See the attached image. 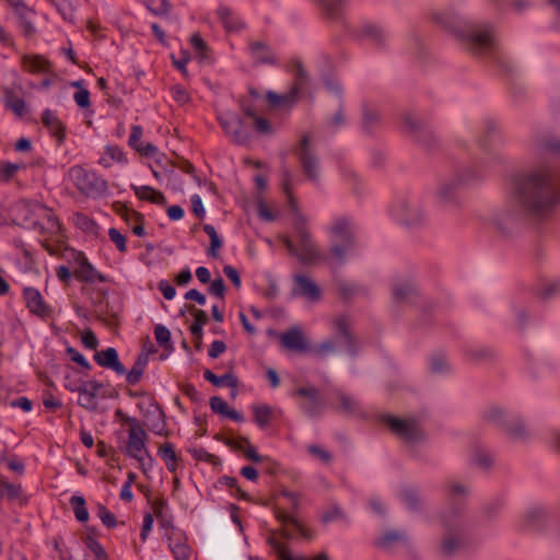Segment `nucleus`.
Returning a JSON list of instances; mask_svg holds the SVG:
<instances>
[{
    "label": "nucleus",
    "instance_id": "nucleus-1",
    "mask_svg": "<svg viewBox=\"0 0 560 560\" xmlns=\"http://www.w3.org/2000/svg\"><path fill=\"white\" fill-rule=\"evenodd\" d=\"M511 196L514 209L497 213L493 223L508 233L523 219L542 220L550 217L560 203V176L550 166L532 170L512 177Z\"/></svg>",
    "mask_w": 560,
    "mask_h": 560
},
{
    "label": "nucleus",
    "instance_id": "nucleus-26",
    "mask_svg": "<svg viewBox=\"0 0 560 560\" xmlns=\"http://www.w3.org/2000/svg\"><path fill=\"white\" fill-rule=\"evenodd\" d=\"M217 16L228 33H237L246 27L245 22L226 5L217 9Z\"/></svg>",
    "mask_w": 560,
    "mask_h": 560
},
{
    "label": "nucleus",
    "instance_id": "nucleus-8",
    "mask_svg": "<svg viewBox=\"0 0 560 560\" xmlns=\"http://www.w3.org/2000/svg\"><path fill=\"white\" fill-rule=\"evenodd\" d=\"M69 176L75 188L89 198H100L107 192V182L94 171L74 165L69 170Z\"/></svg>",
    "mask_w": 560,
    "mask_h": 560
},
{
    "label": "nucleus",
    "instance_id": "nucleus-28",
    "mask_svg": "<svg viewBox=\"0 0 560 560\" xmlns=\"http://www.w3.org/2000/svg\"><path fill=\"white\" fill-rule=\"evenodd\" d=\"M397 219L407 226L418 225L423 220L422 211L415 205L404 201L395 212Z\"/></svg>",
    "mask_w": 560,
    "mask_h": 560
},
{
    "label": "nucleus",
    "instance_id": "nucleus-20",
    "mask_svg": "<svg viewBox=\"0 0 560 560\" xmlns=\"http://www.w3.org/2000/svg\"><path fill=\"white\" fill-rule=\"evenodd\" d=\"M282 346L299 353H308L311 343L299 327H291L280 336Z\"/></svg>",
    "mask_w": 560,
    "mask_h": 560
},
{
    "label": "nucleus",
    "instance_id": "nucleus-15",
    "mask_svg": "<svg viewBox=\"0 0 560 560\" xmlns=\"http://www.w3.org/2000/svg\"><path fill=\"white\" fill-rule=\"evenodd\" d=\"M218 122L224 132L238 145H246L250 142L252 136L244 128V121L237 115L226 112L218 116Z\"/></svg>",
    "mask_w": 560,
    "mask_h": 560
},
{
    "label": "nucleus",
    "instance_id": "nucleus-54",
    "mask_svg": "<svg viewBox=\"0 0 560 560\" xmlns=\"http://www.w3.org/2000/svg\"><path fill=\"white\" fill-rule=\"evenodd\" d=\"M253 120V129L257 135L260 136H270L275 132V129L271 122L258 114L252 118Z\"/></svg>",
    "mask_w": 560,
    "mask_h": 560
},
{
    "label": "nucleus",
    "instance_id": "nucleus-25",
    "mask_svg": "<svg viewBox=\"0 0 560 560\" xmlns=\"http://www.w3.org/2000/svg\"><path fill=\"white\" fill-rule=\"evenodd\" d=\"M273 515L283 526L292 525L295 527L303 538L312 540L315 537L314 532H312L310 528H306L293 513H289L284 509L276 506L273 509Z\"/></svg>",
    "mask_w": 560,
    "mask_h": 560
},
{
    "label": "nucleus",
    "instance_id": "nucleus-40",
    "mask_svg": "<svg viewBox=\"0 0 560 560\" xmlns=\"http://www.w3.org/2000/svg\"><path fill=\"white\" fill-rule=\"evenodd\" d=\"M26 168V164L24 163H13L10 161L0 160V183L8 184L18 174L20 171H24Z\"/></svg>",
    "mask_w": 560,
    "mask_h": 560
},
{
    "label": "nucleus",
    "instance_id": "nucleus-6",
    "mask_svg": "<svg viewBox=\"0 0 560 560\" xmlns=\"http://www.w3.org/2000/svg\"><path fill=\"white\" fill-rule=\"evenodd\" d=\"M335 339L327 338L317 345H311L310 352L316 358L325 359L330 354H335L338 345L343 347L346 353L355 357L359 352L358 339L351 332L349 318L346 315L338 316L334 319Z\"/></svg>",
    "mask_w": 560,
    "mask_h": 560
},
{
    "label": "nucleus",
    "instance_id": "nucleus-3",
    "mask_svg": "<svg viewBox=\"0 0 560 560\" xmlns=\"http://www.w3.org/2000/svg\"><path fill=\"white\" fill-rule=\"evenodd\" d=\"M23 225L34 229L43 236L42 246L50 256L59 255L66 249V234L62 224L52 210L45 205L35 202L24 208Z\"/></svg>",
    "mask_w": 560,
    "mask_h": 560
},
{
    "label": "nucleus",
    "instance_id": "nucleus-37",
    "mask_svg": "<svg viewBox=\"0 0 560 560\" xmlns=\"http://www.w3.org/2000/svg\"><path fill=\"white\" fill-rule=\"evenodd\" d=\"M323 10L326 18L330 20H339L342 16L348 0H314Z\"/></svg>",
    "mask_w": 560,
    "mask_h": 560
},
{
    "label": "nucleus",
    "instance_id": "nucleus-24",
    "mask_svg": "<svg viewBox=\"0 0 560 560\" xmlns=\"http://www.w3.org/2000/svg\"><path fill=\"white\" fill-rule=\"evenodd\" d=\"M248 50L256 65H276L277 58L270 46L265 42H249Z\"/></svg>",
    "mask_w": 560,
    "mask_h": 560
},
{
    "label": "nucleus",
    "instance_id": "nucleus-41",
    "mask_svg": "<svg viewBox=\"0 0 560 560\" xmlns=\"http://www.w3.org/2000/svg\"><path fill=\"white\" fill-rule=\"evenodd\" d=\"M69 504L78 522L85 523L90 518L86 501L83 495L74 494L70 498Z\"/></svg>",
    "mask_w": 560,
    "mask_h": 560
},
{
    "label": "nucleus",
    "instance_id": "nucleus-39",
    "mask_svg": "<svg viewBox=\"0 0 560 560\" xmlns=\"http://www.w3.org/2000/svg\"><path fill=\"white\" fill-rule=\"evenodd\" d=\"M393 299L395 302H408L417 295L418 290L415 283L406 281L397 283L393 287Z\"/></svg>",
    "mask_w": 560,
    "mask_h": 560
},
{
    "label": "nucleus",
    "instance_id": "nucleus-21",
    "mask_svg": "<svg viewBox=\"0 0 560 560\" xmlns=\"http://www.w3.org/2000/svg\"><path fill=\"white\" fill-rule=\"evenodd\" d=\"M93 359L102 368L113 370L116 374H126V368L120 362L117 350L113 347L95 351Z\"/></svg>",
    "mask_w": 560,
    "mask_h": 560
},
{
    "label": "nucleus",
    "instance_id": "nucleus-5",
    "mask_svg": "<svg viewBox=\"0 0 560 560\" xmlns=\"http://www.w3.org/2000/svg\"><path fill=\"white\" fill-rule=\"evenodd\" d=\"M293 229L298 240V246L291 237L284 235L281 242L288 252L296 256L303 265H314L322 261H330V255L327 256L319 250L307 230V220L305 215H300L299 220H294Z\"/></svg>",
    "mask_w": 560,
    "mask_h": 560
},
{
    "label": "nucleus",
    "instance_id": "nucleus-60",
    "mask_svg": "<svg viewBox=\"0 0 560 560\" xmlns=\"http://www.w3.org/2000/svg\"><path fill=\"white\" fill-rule=\"evenodd\" d=\"M173 66L183 74L184 78H188L189 73L187 70V63L190 60L188 51L182 50V57L176 59L174 55H171Z\"/></svg>",
    "mask_w": 560,
    "mask_h": 560
},
{
    "label": "nucleus",
    "instance_id": "nucleus-27",
    "mask_svg": "<svg viewBox=\"0 0 560 560\" xmlns=\"http://www.w3.org/2000/svg\"><path fill=\"white\" fill-rule=\"evenodd\" d=\"M545 520V512L539 508H533L522 516L518 528L524 532H539L544 527Z\"/></svg>",
    "mask_w": 560,
    "mask_h": 560
},
{
    "label": "nucleus",
    "instance_id": "nucleus-19",
    "mask_svg": "<svg viewBox=\"0 0 560 560\" xmlns=\"http://www.w3.org/2000/svg\"><path fill=\"white\" fill-rule=\"evenodd\" d=\"M42 124L56 140L58 145L63 144L67 136V127L55 110L49 108L44 109L42 113Z\"/></svg>",
    "mask_w": 560,
    "mask_h": 560
},
{
    "label": "nucleus",
    "instance_id": "nucleus-4",
    "mask_svg": "<svg viewBox=\"0 0 560 560\" xmlns=\"http://www.w3.org/2000/svg\"><path fill=\"white\" fill-rule=\"evenodd\" d=\"M357 225L351 217L341 215L332 220L328 234L332 242L329 248L330 261L336 267L346 264L348 255L355 250Z\"/></svg>",
    "mask_w": 560,
    "mask_h": 560
},
{
    "label": "nucleus",
    "instance_id": "nucleus-22",
    "mask_svg": "<svg viewBox=\"0 0 560 560\" xmlns=\"http://www.w3.org/2000/svg\"><path fill=\"white\" fill-rule=\"evenodd\" d=\"M267 544L272 548V550L280 560H329V557L326 552H320L313 558H307L304 556H293L290 551L289 546L287 544L279 541L273 535L267 538Z\"/></svg>",
    "mask_w": 560,
    "mask_h": 560
},
{
    "label": "nucleus",
    "instance_id": "nucleus-48",
    "mask_svg": "<svg viewBox=\"0 0 560 560\" xmlns=\"http://www.w3.org/2000/svg\"><path fill=\"white\" fill-rule=\"evenodd\" d=\"M464 547V540L457 536H448L444 538L441 545V552L445 557H451L455 551Z\"/></svg>",
    "mask_w": 560,
    "mask_h": 560
},
{
    "label": "nucleus",
    "instance_id": "nucleus-32",
    "mask_svg": "<svg viewBox=\"0 0 560 560\" xmlns=\"http://www.w3.org/2000/svg\"><path fill=\"white\" fill-rule=\"evenodd\" d=\"M501 142V136L494 120L487 119L485 121L483 135L478 138V144L481 149L488 150Z\"/></svg>",
    "mask_w": 560,
    "mask_h": 560
},
{
    "label": "nucleus",
    "instance_id": "nucleus-36",
    "mask_svg": "<svg viewBox=\"0 0 560 560\" xmlns=\"http://www.w3.org/2000/svg\"><path fill=\"white\" fill-rule=\"evenodd\" d=\"M291 182H292V174H291L290 170L287 166H284L282 168L281 188H282V191L284 192V195L287 196L288 205H289L290 209L295 214V220H299V217L303 215V214L300 212L298 200L295 199V197L292 194Z\"/></svg>",
    "mask_w": 560,
    "mask_h": 560
},
{
    "label": "nucleus",
    "instance_id": "nucleus-10",
    "mask_svg": "<svg viewBox=\"0 0 560 560\" xmlns=\"http://www.w3.org/2000/svg\"><path fill=\"white\" fill-rule=\"evenodd\" d=\"M292 151L298 156L305 177L317 184L319 182V158L311 145L308 135L302 136Z\"/></svg>",
    "mask_w": 560,
    "mask_h": 560
},
{
    "label": "nucleus",
    "instance_id": "nucleus-2",
    "mask_svg": "<svg viewBox=\"0 0 560 560\" xmlns=\"http://www.w3.org/2000/svg\"><path fill=\"white\" fill-rule=\"evenodd\" d=\"M432 19L451 32L472 55L487 57L504 70L511 71L512 67L501 56L492 26L489 23L478 25L470 20L460 18L454 11L435 12Z\"/></svg>",
    "mask_w": 560,
    "mask_h": 560
},
{
    "label": "nucleus",
    "instance_id": "nucleus-23",
    "mask_svg": "<svg viewBox=\"0 0 560 560\" xmlns=\"http://www.w3.org/2000/svg\"><path fill=\"white\" fill-rule=\"evenodd\" d=\"M102 387L103 384L96 380L81 382L79 405L88 410L95 409V398Z\"/></svg>",
    "mask_w": 560,
    "mask_h": 560
},
{
    "label": "nucleus",
    "instance_id": "nucleus-14",
    "mask_svg": "<svg viewBox=\"0 0 560 560\" xmlns=\"http://www.w3.org/2000/svg\"><path fill=\"white\" fill-rule=\"evenodd\" d=\"M292 397L302 398L299 402V408L307 417H319L325 408V400L319 389L314 386L298 387L293 390Z\"/></svg>",
    "mask_w": 560,
    "mask_h": 560
},
{
    "label": "nucleus",
    "instance_id": "nucleus-47",
    "mask_svg": "<svg viewBox=\"0 0 560 560\" xmlns=\"http://www.w3.org/2000/svg\"><path fill=\"white\" fill-rule=\"evenodd\" d=\"M219 482L229 489L234 490L235 493L233 495L238 500L252 501L249 494L238 486V480L235 477L222 476L219 478Z\"/></svg>",
    "mask_w": 560,
    "mask_h": 560
},
{
    "label": "nucleus",
    "instance_id": "nucleus-30",
    "mask_svg": "<svg viewBox=\"0 0 560 560\" xmlns=\"http://www.w3.org/2000/svg\"><path fill=\"white\" fill-rule=\"evenodd\" d=\"M22 68L32 74L48 73L51 63L42 55H24L21 60Z\"/></svg>",
    "mask_w": 560,
    "mask_h": 560
},
{
    "label": "nucleus",
    "instance_id": "nucleus-58",
    "mask_svg": "<svg viewBox=\"0 0 560 560\" xmlns=\"http://www.w3.org/2000/svg\"><path fill=\"white\" fill-rule=\"evenodd\" d=\"M97 516L107 528H115L118 525L115 514L102 503L97 505Z\"/></svg>",
    "mask_w": 560,
    "mask_h": 560
},
{
    "label": "nucleus",
    "instance_id": "nucleus-51",
    "mask_svg": "<svg viewBox=\"0 0 560 560\" xmlns=\"http://www.w3.org/2000/svg\"><path fill=\"white\" fill-rule=\"evenodd\" d=\"M84 546L95 556V560H108V555L104 547L91 536L83 537Z\"/></svg>",
    "mask_w": 560,
    "mask_h": 560
},
{
    "label": "nucleus",
    "instance_id": "nucleus-43",
    "mask_svg": "<svg viewBox=\"0 0 560 560\" xmlns=\"http://www.w3.org/2000/svg\"><path fill=\"white\" fill-rule=\"evenodd\" d=\"M254 421L260 429H266L272 419V409L266 404L253 406Z\"/></svg>",
    "mask_w": 560,
    "mask_h": 560
},
{
    "label": "nucleus",
    "instance_id": "nucleus-55",
    "mask_svg": "<svg viewBox=\"0 0 560 560\" xmlns=\"http://www.w3.org/2000/svg\"><path fill=\"white\" fill-rule=\"evenodd\" d=\"M190 44L200 59L209 58V46L198 33L190 36Z\"/></svg>",
    "mask_w": 560,
    "mask_h": 560
},
{
    "label": "nucleus",
    "instance_id": "nucleus-52",
    "mask_svg": "<svg viewBox=\"0 0 560 560\" xmlns=\"http://www.w3.org/2000/svg\"><path fill=\"white\" fill-rule=\"evenodd\" d=\"M560 292V281L552 280L542 283L541 287L535 290V294L541 300H548Z\"/></svg>",
    "mask_w": 560,
    "mask_h": 560
},
{
    "label": "nucleus",
    "instance_id": "nucleus-42",
    "mask_svg": "<svg viewBox=\"0 0 560 560\" xmlns=\"http://www.w3.org/2000/svg\"><path fill=\"white\" fill-rule=\"evenodd\" d=\"M5 93V107L11 109L18 117L22 118L27 108L26 103L22 97L14 96L12 90L4 89Z\"/></svg>",
    "mask_w": 560,
    "mask_h": 560
},
{
    "label": "nucleus",
    "instance_id": "nucleus-45",
    "mask_svg": "<svg viewBox=\"0 0 560 560\" xmlns=\"http://www.w3.org/2000/svg\"><path fill=\"white\" fill-rule=\"evenodd\" d=\"M363 121L362 128L366 133H371L375 127L380 124V115L376 109L364 105L363 106Z\"/></svg>",
    "mask_w": 560,
    "mask_h": 560
},
{
    "label": "nucleus",
    "instance_id": "nucleus-49",
    "mask_svg": "<svg viewBox=\"0 0 560 560\" xmlns=\"http://www.w3.org/2000/svg\"><path fill=\"white\" fill-rule=\"evenodd\" d=\"M402 122L406 129L418 140H421V135L428 131L423 129L420 122L409 113L402 115Z\"/></svg>",
    "mask_w": 560,
    "mask_h": 560
},
{
    "label": "nucleus",
    "instance_id": "nucleus-11",
    "mask_svg": "<svg viewBox=\"0 0 560 560\" xmlns=\"http://www.w3.org/2000/svg\"><path fill=\"white\" fill-rule=\"evenodd\" d=\"M382 421L390 432L406 443H416L424 438L423 431L415 419H400L393 415H384Z\"/></svg>",
    "mask_w": 560,
    "mask_h": 560
},
{
    "label": "nucleus",
    "instance_id": "nucleus-44",
    "mask_svg": "<svg viewBox=\"0 0 560 560\" xmlns=\"http://www.w3.org/2000/svg\"><path fill=\"white\" fill-rule=\"evenodd\" d=\"M154 335H155V340L160 347H162L164 350H166L168 352L174 351V345H173V341L171 338L172 335L167 327H165L164 325H161V324L155 325Z\"/></svg>",
    "mask_w": 560,
    "mask_h": 560
},
{
    "label": "nucleus",
    "instance_id": "nucleus-38",
    "mask_svg": "<svg viewBox=\"0 0 560 560\" xmlns=\"http://www.w3.org/2000/svg\"><path fill=\"white\" fill-rule=\"evenodd\" d=\"M158 455L165 463L168 471L175 472L178 468L179 457L175 452V446L172 443H164L159 447Z\"/></svg>",
    "mask_w": 560,
    "mask_h": 560
},
{
    "label": "nucleus",
    "instance_id": "nucleus-63",
    "mask_svg": "<svg viewBox=\"0 0 560 560\" xmlns=\"http://www.w3.org/2000/svg\"><path fill=\"white\" fill-rule=\"evenodd\" d=\"M209 293L224 300V295L226 292V285L224 283V280L221 277L215 278L211 281L210 287L208 289Z\"/></svg>",
    "mask_w": 560,
    "mask_h": 560
},
{
    "label": "nucleus",
    "instance_id": "nucleus-9",
    "mask_svg": "<svg viewBox=\"0 0 560 560\" xmlns=\"http://www.w3.org/2000/svg\"><path fill=\"white\" fill-rule=\"evenodd\" d=\"M124 423L129 424L128 442L125 446L126 455L130 458H138V455L143 454L150 460V468H152L154 459L147 447L149 436L144 428L135 417L124 418Z\"/></svg>",
    "mask_w": 560,
    "mask_h": 560
},
{
    "label": "nucleus",
    "instance_id": "nucleus-59",
    "mask_svg": "<svg viewBox=\"0 0 560 560\" xmlns=\"http://www.w3.org/2000/svg\"><path fill=\"white\" fill-rule=\"evenodd\" d=\"M362 35L373 39L377 44H383L384 42V32L376 25L368 24L362 28Z\"/></svg>",
    "mask_w": 560,
    "mask_h": 560
},
{
    "label": "nucleus",
    "instance_id": "nucleus-16",
    "mask_svg": "<svg viewBox=\"0 0 560 560\" xmlns=\"http://www.w3.org/2000/svg\"><path fill=\"white\" fill-rule=\"evenodd\" d=\"M485 420L498 424L513 439H523L526 436V428L522 420L508 421L503 411L498 407L490 408L483 415Z\"/></svg>",
    "mask_w": 560,
    "mask_h": 560
},
{
    "label": "nucleus",
    "instance_id": "nucleus-35",
    "mask_svg": "<svg viewBox=\"0 0 560 560\" xmlns=\"http://www.w3.org/2000/svg\"><path fill=\"white\" fill-rule=\"evenodd\" d=\"M203 378L211 383L215 387H221L223 385L230 387V388H236L238 386V378L233 373V371H229L225 374L218 376L214 374L211 370L206 369L203 371Z\"/></svg>",
    "mask_w": 560,
    "mask_h": 560
},
{
    "label": "nucleus",
    "instance_id": "nucleus-53",
    "mask_svg": "<svg viewBox=\"0 0 560 560\" xmlns=\"http://www.w3.org/2000/svg\"><path fill=\"white\" fill-rule=\"evenodd\" d=\"M400 499L406 504V506L411 511H416L420 506L419 493L413 488L402 489L400 492Z\"/></svg>",
    "mask_w": 560,
    "mask_h": 560
},
{
    "label": "nucleus",
    "instance_id": "nucleus-34",
    "mask_svg": "<svg viewBox=\"0 0 560 560\" xmlns=\"http://www.w3.org/2000/svg\"><path fill=\"white\" fill-rule=\"evenodd\" d=\"M148 362L149 358L147 353L141 352L137 355L132 368L129 371L126 370L125 375L128 385H137L141 381Z\"/></svg>",
    "mask_w": 560,
    "mask_h": 560
},
{
    "label": "nucleus",
    "instance_id": "nucleus-64",
    "mask_svg": "<svg viewBox=\"0 0 560 560\" xmlns=\"http://www.w3.org/2000/svg\"><path fill=\"white\" fill-rule=\"evenodd\" d=\"M209 405L214 413H219L224 417L230 408L228 402L219 396H212L209 400Z\"/></svg>",
    "mask_w": 560,
    "mask_h": 560
},
{
    "label": "nucleus",
    "instance_id": "nucleus-31",
    "mask_svg": "<svg viewBox=\"0 0 560 560\" xmlns=\"http://www.w3.org/2000/svg\"><path fill=\"white\" fill-rule=\"evenodd\" d=\"M130 188L140 200L149 201L158 206H164L167 202L165 195L151 186H137L132 184Z\"/></svg>",
    "mask_w": 560,
    "mask_h": 560
},
{
    "label": "nucleus",
    "instance_id": "nucleus-18",
    "mask_svg": "<svg viewBox=\"0 0 560 560\" xmlns=\"http://www.w3.org/2000/svg\"><path fill=\"white\" fill-rule=\"evenodd\" d=\"M23 299L31 314L43 319L51 316V307L45 303L40 292L36 288L25 287L23 289Z\"/></svg>",
    "mask_w": 560,
    "mask_h": 560
},
{
    "label": "nucleus",
    "instance_id": "nucleus-17",
    "mask_svg": "<svg viewBox=\"0 0 560 560\" xmlns=\"http://www.w3.org/2000/svg\"><path fill=\"white\" fill-rule=\"evenodd\" d=\"M9 5L12 8L14 15L18 19V26L23 36L30 38L36 34V27L33 18L36 12L30 8L23 0H8Z\"/></svg>",
    "mask_w": 560,
    "mask_h": 560
},
{
    "label": "nucleus",
    "instance_id": "nucleus-50",
    "mask_svg": "<svg viewBox=\"0 0 560 560\" xmlns=\"http://www.w3.org/2000/svg\"><path fill=\"white\" fill-rule=\"evenodd\" d=\"M147 9L155 16H166L172 10L170 0H148Z\"/></svg>",
    "mask_w": 560,
    "mask_h": 560
},
{
    "label": "nucleus",
    "instance_id": "nucleus-33",
    "mask_svg": "<svg viewBox=\"0 0 560 560\" xmlns=\"http://www.w3.org/2000/svg\"><path fill=\"white\" fill-rule=\"evenodd\" d=\"M294 281L298 287V294L306 296L312 301L320 299V289L307 276L296 275Z\"/></svg>",
    "mask_w": 560,
    "mask_h": 560
},
{
    "label": "nucleus",
    "instance_id": "nucleus-62",
    "mask_svg": "<svg viewBox=\"0 0 560 560\" xmlns=\"http://www.w3.org/2000/svg\"><path fill=\"white\" fill-rule=\"evenodd\" d=\"M108 236L120 253H125L127 250L126 237L117 229L110 228L108 230Z\"/></svg>",
    "mask_w": 560,
    "mask_h": 560
},
{
    "label": "nucleus",
    "instance_id": "nucleus-13",
    "mask_svg": "<svg viewBox=\"0 0 560 560\" xmlns=\"http://www.w3.org/2000/svg\"><path fill=\"white\" fill-rule=\"evenodd\" d=\"M73 277L83 283L109 282L110 278L100 272L86 258L83 252L72 249Z\"/></svg>",
    "mask_w": 560,
    "mask_h": 560
},
{
    "label": "nucleus",
    "instance_id": "nucleus-46",
    "mask_svg": "<svg viewBox=\"0 0 560 560\" xmlns=\"http://www.w3.org/2000/svg\"><path fill=\"white\" fill-rule=\"evenodd\" d=\"M406 540L407 536L404 532L387 530L378 538L376 545L381 548H388L395 544H399Z\"/></svg>",
    "mask_w": 560,
    "mask_h": 560
},
{
    "label": "nucleus",
    "instance_id": "nucleus-56",
    "mask_svg": "<svg viewBox=\"0 0 560 560\" xmlns=\"http://www.w3.org/2000/svg\"><path fill=\"white\" fill-rule=\"evenodd\" d=\"M340 407L346 415H358L360 411L358 401L343 393L338 395Z\"/></svg>",
    "mask_w": 560,
    "mask_h": 560
},
{
    "label": "nucleus",
    "instance_id": "nucleus-57",
    "mask_svg": "<svg viewBox=\"0 0 560 560\" xmlns=\"http://www.w3.org/2000/svg\"><path fill=\"white\" fill-rule=\"evenodd\" d=\"M0 495L5 497L10 501L15 500L22 491L20 485L11 483L4 479H0Z\"/></svg>",
    "mask_w": 560,
    "mask_h": 560
},
{
    "label": "nucleus",
    "instance_id": "nucleus-61",
    "mask_svg": "<svg viewBox=\"0 0 560 560\" xmlns=\"http://www.w3.org/2000/svg\"><path fill=\"white\" fill-rule=\"evenodd\" d=\"M67 354L70 357V359L79 364L82 369L90 371L92 369V365L90 362L85 359V357L79 352L75 348L69 346L66 349Z\"/></svg>",
    "mask_w": 560,
    "mask_h": 560
},
{
    "label": "nucleus",
    "instance_id": "nucleus-29",
    "mask_svg": "<svg viewBox=\"0 0 560 560\" xmlns=\"http://www.w3.org/2000/svg\"><path fill=\"white\" fill-rule=\"evenodd\" d=\"M142 135H143L142 127L139 125H132L130 135H129V139H128V144L133 150L139 152L141 155H144L147 158H152L158 153V148L150 142L147 144H142L140 142Z\"/></svg>",
    "mask_w": 560,
    "mask_h": 560
},
{
    "label": "nucleus",
    "instance_id": "nucleus-12",
    "mask_svg": "<svg viewBox=\"0 0 560 560\" xmlns=\"http://www.w3.org/2000/svg\"><path fill=\"white\" fill-rule=\"evenodd\" d=\"M138 409L147 420L150 431L160 436H168L170 431L166 429V415L162 406L156 401L154 396H150L148 402L140 401L137 404Z\"/></svg>",
    "mask_w": 560,
    "mask_h": 560
},
{
    "label": "nucleus",
    "instance_id": "nucleus-7",
    "mask_svg": "<svg viewBox=\"0 0 560 560\" xmlns=\"http://www.w3.org/2000/svg\"><path fill=\"white\" fill-rule=\"evenodd\" d=\"M291 71L294 73V81L287 93L278 94L273 91L266 93V100L273 108H292L308 86V74L300 60L291 63Z\"/></svg>",
    "mask_w": 560,
    "mask_h": 560
}]
</instances>
